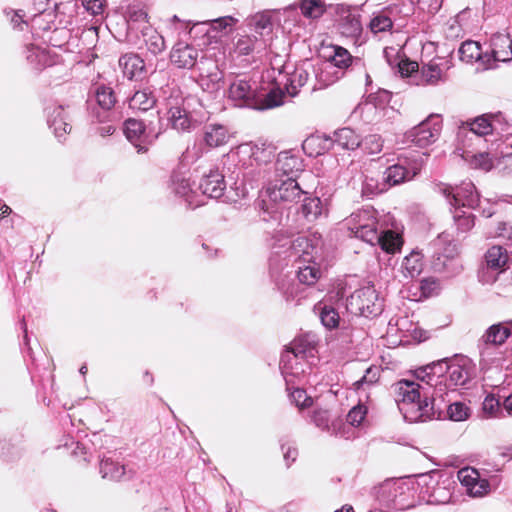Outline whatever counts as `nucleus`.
<instances>
[{
	"label": "nucleus",
	"instance_id": "obj_33",
	"mask_svg": "<svg viewBox=\"0 0 512 512\" xmlns=\"http://www.w3.org/2000/svg\"><path fill=\"white\" fill-rule=\"evenodd\" d=\"M485 261L489 269L502 272L509 261V254L507 250L501 246H492L485 254Z\"/></svg>",
	"mask_w": 512,
	"mask_h": 512
},
{
	"label": "nucleus",
	"instance_id": "obj_29",
	"mask_svg": "<svg viewBox=\"0 0 512 512\" xmlns=\"http://www.w3.org/2000/svg\"><path fill=\"white\" fill-rule=\"evenodd\" d=\"M333 142L338 146L354 150L361 145L360 137L351 128L344 127L334 132ZM325 142H332L331 138H325Z\"/></svg>",
	"mask_w": 512,
	"mask_h": 512
},
{
	"label": "nucleus",
	"instance_id": "obj_49",
	"mask_svg": "<svg viewBox=\"0 0 512 512\" xmlns=\"http://www.w3.org/2000/svg\"><path fill=\"white\" fill-rule=\"evenodd\" d=\"M455 208L453 219L457 230L461 233L470 231L475 225L474 216L470 213H466L459 207Z\"/></svg>",
	"mask_w": 512,
	"mask_h": 512
},
{
	"label": "nucleus",
	"instance_id": "obj_56",
	"mask_svg": "<svg viewBox=\"0 0 512 512\" xmlns=\"http://www.w3.org/2000/svg\"><path fill=\"white\" fill-rule=\"evenodd\" d=\"M367 407L363 404L354 406L347 414V421L352 426H359L367 415Z\"/></svg>",
	"mask_w": 512,
	"mask_h": 512
},
{
	"label": "nucleus",
	"instance_id": "obj_63",
	"mask_svg": "<svg viewBox=\"0 0 512 512\" xmlns=\"http://www.w3.org/2000/svg\"><path fill=\"white\" fill-rule=\"evenodd\" d=\"M494 236L512 242V221L498 223Z\"/></svg>",
	"mask_w": 512,
	"mask_h": 512
},
{
	"label": "nucleus",
	"instance_id": "obj_47",
	"mask_svg": "<svg viewBox=\"0 0 512 512\" xmlns=\"http://www.w3.org/2000/svg\"><path fill=\"white\" fill-rule=\"evenodd\" d=\"M443 0H408V3L405 4V1L401 2L402 6H407L405 15H409L411 12V5L416 4L418 9L427 12L429 14H435L442 6Z\"/></svg>",
	"mask_w": 512,
	"mask_h": 512
},
{
	"label": "nucleus",
	"instance_id": "obj_50",
	"mask_svg": "<svg viewBox=\"0 0 512 512\" xmlns=\"http://www.w3.org/2000/svg\"><path fill=\"white\" fill-rule=\"evenodd\" d=\"M147 12L143 10L142 8L138 7H130L128 10V24L132 29L141 28L142 31L147 29Z\"/></svg>",
	"mask_w": 512,
	"mask_h": 512
},
{
	"label": "nucleus",
	"instance_id": "obj_64",
	"mask_svg": "<svg viewBox=\"0 0 512 512\" xmlns=\"http://www.w3.org/2000/svg\"><path fill=\"white\" fill-rule=\"evenodd\" d=\"M420 289L422 294L428 297L438 289V282L434 278H425L421 281Z\"/></svg>",
	"mask_w": 512,
	"mask_h": 512
},
{
	"label": "nucleus",
	"instance_id": "obj_21",
	"mask_svg": "<svg viewBox=\"0 0 512 512\" xmlns=\"http://www.w3.org/2000/svg\"><path fill=\"white\" fill-rule=\"evenodd\" d=\"M500 123L499 117L493 114H484L476 117L471 122H467L469 131L479 137H486L488 135L499 134L498 124Z\"/></svg>",
	"mask_w": 512,
	"mask_h": 512
},
{
	"label": "nucleus",
	"instance_id": "obj_52",
	"mask_svg": "<svg viewBox=\"0 0 512 512\" xmlns=\"http://www.w3.org/2000/svg\"><path fill=\"white\" fill-rule=\"evenodd\" d=\"M385 182H379L373 177L366 176L362 184V194L367 197H373L387 190Z\"/></svg>",
	"mask_w": 512,
	"mask_h": 512
},
{
	"label": "nucleus",
	"instance_id": "obj_39",
	"mask_svg": "<svg viewBox=\"0 0 512 512\" xmlns=\"http://www.w3.org/2000/svg\"><path fill=\"white\" fill-rule=\"evenodd\" d=\"M376 243L381 245V248L388 253H395L398 251L402 244L401 236L391 230L379 232V239Z\"/></svg>",
	"mask_w": 512,
	"mask_h": 512
},
{
	"label": "nucleus",
	"instance_id": "obj_62",
	"mask_svg": "<svg viewBox=\"0 0 512 512\" xmlns=\"http://www.w3.org/2000/svg\"><path fill=\"white\" fill-rule=\"evenodd\" d=\"M476 484L477 485L472 486L470 488V490L467 492L470 496L482 497V496L488 494V492L490 490V484H489L488 480L482 478Z\"/></svg>",
	"mask_w": 512,
	"mask_h": 512
},
{
	"label": "nucleus",
	"instance_id": "obj_61",
	"mask_svg": "<svg viewBox=\"0 0 512 512\" xmlns=\"http://www.w3.org/2000/svg\"><path fill=\"white\" fill-rule=\"evenodd\" d=\"M379 378V370L376 367H369L363 377L355 382V386L359 389L363 384L375 383Z\"/></svg>",
	"mask_w": 512,
	"mask_h": 512
},
{
	"label": "nucleus",
	"instance_id": "obj_58",
	"mask_svg": "<svg viewBox=\"0 0 512 512\" xmlns=\"http://www.w3.org/2000/svg\"><path fill=\"white\" fill-rule=\"evenodd\" d=\"M494 167L498 168L504 174H512V150L504 153L500 158L495 156Z\"/></svg>",
	"mask_w": 512,
	"mask_h": 512
},
{
	"label": "nucleus",
	"instance_id": "obj_36",
	"mask_svg": "<svg viewBox=\"0 0 512 512\" xmlns=\"http://www.w3.org/2000/svg\"><path fill=\"white\" fill-rule=\"evenodd\" d=\"M156 99L149 89L136 91L129 99V107L133 110L148 111L153 108Z\"/></svg>",
	"mask_w": 512,
	"mask_h": 512
},
{
	"label": "nucleus",
	"instance_id": "obj_48",
	"mask_svg": "<svg viewBox=\"0 0 512 512\" xmlns=\"http://www.w3.org/2000/svg\"><path fill=\"white\" fill-rule=\"evenodd\" d=\"M291 377L292 376H288V379L291 381L289 384L286 382V384H287V390L291 391L290 398H291L292 402H294L295 405L297 407H299L300 409L311 406L312 402H313L312 398L307 395L305 390H303L301 388H293V385H292L293 380Z\"/></svg>",
	"mask_w": 512,
	"mask_h": 512
},
{
	"label": "nucleus",
	"instance_id": "obj_43",
	"mask_svg": "<svg viewBox=\"0 0 512 512\" xmlns=\"http://www.w3.org/2000/svg\"><path fill=\"white\" fill-rule=\"evenodd\" d=\"M94 96L97 104L104 110H110L116 103L113 90L104 85L95 88Z\"/></svg>",
	"mask_w": 512,
	"mask_h": 512
},
{
	"label": "nucleus",
	"instance_id": "obj_8",
	"mask_svg": "<svg viewBox=\"0 0 512 512\" xmlns=\"http://www.w3.org/2000/svg\"><path fill=\"white\" fill-rule=\"evenodd\" d=\"M375 213L372 208L359 210L352 213L347 222L349 230L355 237L370 244H375L379 239Z\"/></svg>",
	"mask_w": 512,
	"mask_h": 512
},
{
	"label": "nucleus",
	"instance_id": "obj_15",
	"mask_svg": "<svg viewBox=\"0 0 512 512\" xmlns=\"http://www.w3.org/2000/svg\"><path fill=\"white\" fill-rule=\"evenodd\" d=\"M491 64L495 62L512 61V40L508 34L496 33L490 40V53H488Z\"/></svg>",
	"mask_w": 512,
	"mask_h": 512
},
{
	"label": "nucleus",
	"instance_id": "obj_18",
	"mask_svg": "<svg viewBox=\"0 0 512 512\" xmlns=\"http://www.w3.org/2000/svg\"><path fill=\"white\" fill-rule=\"evenodd\" d=\"M226 188L224 175L218 170H211L199 183L198 189L210 198H220Z\"/></svg>",
	"mask_w": 512,
	"mask_h": 512
},
{
	"label": "nucleus",
	"instance_id": "obj_55",
	"mask_svg": "<svg viewBox=\"0 0 512 512\" xmlns=\"http://www.w3.org/2000/svg\"><path fill=\"white\" fill-rule=\"evenodd\" d=\"M485 417H497L501 413L500 401L494 395H487L482 404Z\"/></svg>",
	"mask_w": 512,
	"mask_h": 512
},
{
	"label": "nucleus",
	"instance_id": "obj_7",
	"mask_svg": "<svg viewBox=\"0 0 512 512\" xmlns=\"http://www.w3.org/2000/svg\"><path fill=\"white\" fill-rule=\"evenodd\" d=\"M304 194H306V192L302 190L295 178L279 179L267 188V199L261 200V208L268 213H273V210L268 206L267 202L279 204L293 203L299 201Z\"/></svg>",
	"mask_w": 512,
	"mask_h": 512
},
{
	"label": "nucleus",
	"instance_id": "obj_23",
	"mask_svg": "<svg viewBox=\"0 0 512 512\" xmlns=\"http://www.w3.org/2000/svg\"><path fill=\"white\" fill-rule=\"evenodd\" d=\"M119 67L129 80L141 79L145 73L144 61L134 53H127L120 57Z\"/></svg>",
	"mask_w": 512,
	"mask_h": 512
},
{
	"label": "nucleus",
	"instance_id": "obj_9",
	"mask_svg": "<svg viewBox=\"0 0 512 512\" xmlns=\"http://www.w3.org/2000/svg\"><path fill=\"white\" fill-rule=\"evenodd\" d=\"M333 11L341 35L356 43L363 30L359 9L347 4H336Z\"/></svg>",
	"mask_w": 512,
	"mask_h": 512
},
{
	"label": "nucleus",
	"instance_id": "obj_27",
	"mask_svg": "<svg viewBox=\"0 0 512 512\" xmlns=\"http://www.w3.org/2000/svg\"><path fill=\"white\" fill-rule=\"evenodd\" d=\"M441 66L442 64L435 59L423 64L419 72L420 81L417 84L437 85L439 82L445 81V73Z\"/></svg>",
	"mask_w": 512,
	"mask_h": 512
},
{
	"label": "nucleus",
	"instance_id": "obj_54",
	"mask_svg": "<svg viewBox=\"0 0 512 512\" xmlns=\"http://www.w3.org/2000/svg\"><path fill=\"white\" fill-rule=\"evenodd\" d=\"M361 145L367 154L374 155L382 151L383 140L380 135L371 134L361 140Z\"/></svg>",
	"mask_w": 512,
	"mask_h": 512
},
{
	"label": "nucleus",
	"instance_id": "obj_11",
	"mask_svg": "<svg viewBox=\"0 0 512 512\" xmlns=\"http://www.w3.org/2000/svg\"><path fill=\"white\" fill-rule=\"evenodd\" d=\"M196 71L197 82L203 91L214 93L220 90L223 73L214 59L201 57Z\"/></svg>",
	"mask_w": 512,
	"mask_h": 512
},
{
	"label": "nucleus",
	"instance_id": "obj_35",
	"mask_svg": "<svg viewBox=\"0 0 512 512\" xmlns=\"http://www.w3.org/2000/svg\"><path fill=\"white\" fill-rule=\"evenodd\" d=\"M463 159L473 169H481L483 171H489L494 168L495 155H491L489 152H481L477 154H471L470 152H464L462 154Z\"/></svg>",
	"mask_w": 512,
	"mask_h": 512
},
{
	"label": "nucleus",
	"instance_id": "obj_40",
	"mask_svg": "<svg viewBox=\"0 0 512 512\" xmlns=\"http://www.w3.org/2000/svg\"><path fill=\"white\" fill-rule=\"evenodd\" d=\"M26 58L38 69L53 64V60L51 59L49 52L44 48L34 45L27 47Z\"/></svg>",
	"mask_w": 512,
	"mask_h": 512
},
{
	"label": "nucleus",
	"instance_id": "obj_30",
	"mask_svg": "<svg viewBox=\"0 0 512 512\" xmlns=\"http://www.w3.org/2000/svg\"><path fill=\"white\" fill-rule=\"evenodd\" d=\"M279 14L277 10H264L253 15L249 20V26L259 35L272 30L274 16Z\"/></svg>",
	"mask_w": 512,
	"mask_h": 512
},
{
	"label": "nucleus",
	"instance_id": "obj_41",
	"mask_svg": "<svg viewBox=\"0 0 512 512\" xmlns=\"http://www.w3.org/2000/svg\"><path fill=\"white\" fill-rule=\"evenodd\" d=\"M102 478L109 480H120L125 475V467L111 459H104L100 463Z\"/></svg>",
	"mask_w": 512,
	"mask_h": 512
},
{
	"label": "nucleus",
	"instance_id": "obj_60",
	"mask_svg": "<svg viewBox=\"0 0 512 512\" xmlns=\"http://www.w3.org/2000/svg\"><path fill=\"white\" fill-rule=\"evenodd\" d=\"M106 0H82V5L91 15L97 16L103 13Z\"/></svg>",
	"mask_w": 512,
	"mask_h": 512
},
{
	"label": "nucleus",
	"instance_id": "obj_57",
	"mask_svg": "<svg viewBox=\"0 0 512 512\" xmlns=\"http://www.w3.org/2000/svg\"><path fill=\"white\" fill-rule=\"evenodd\" d=\"M448 416L453 421H463L468 417V407L460 402H454L448 406Z\"/></svg>",
	"mask_w": 512,
	"mask_h": 512
},
{
	"label": "nucleus",
	"instance_id": "obj_42",
	"mask_svg": "<svg viewBox=\"0 0 512 512\" xmlns=\"http://www.w3.org/2000/svg\"><path fill=\"white\" fill-rule=\"evenodd\" d=\"M316 309L319 311V317L322 324L327 329H333L338 327L340 317L338 312L332 307L328 305H322L321 303L316 306Z\"/></svg>",
	"mask_w": 512,
	"mask_h": 512
},
{
	"label": "nucleus",
	"instance_id": "obj_20",
	"mask_svg": "<svg viewBox=\"0 0 512 512\" xmlns=\"http://www.w3.org/2000/svg\"><path fill=\"white\" fill-rule=\"evenodd\" d=\"M311 69L316 80L313 90L326 88L343 76V71L335 69V66L328 62L317 66L312 65Z\"/></svg>",
	"mask_w": 512,
	"mask_h": 512
},
{
	"label": "nucleus",
	"instance_id": "obj_24",
	"mask_svg": "<svg viewBox=\"0 0 512 512\" xmlns=\"http://www.w3.org/2000/svg\"><path fill=\"white\" fill-rule=\"evenodd\" d=\"M302 160L290 154L289 152H281L276 161V172L279 176L287 178H295L302 171Z\"/></svg>",
	"mask_w": 512,
	"mask_h": 512
},
{
	"label": "nucleus",
	"instance_id": "obj_44",
	"mask_svg": "<svg viewBox=\"0 0 512 512\" xmlns=\"http://www.w3.org/2000/svg\"><path fill=\"white\" fill-rule=\"evenodd\" d=\"M300 9L306 18L317 19L325 12V4L322 0H302Z\"/></svg>",
	"mask_w": 512,
	"mask_h": 512
},
{
	"label": "nucleus",
	"instance_id": "obj_2",
	"mask_svg": "<svg viewBox=\"0 0 512 512\" xmlns=\"http://www.w3.org/2000/svg\"><path fill=\"white\" fill-rule=\"evenodd\" d=\"M372 494L380 509L368 512H405L416 508L419 502L415 484L404 479L386 480L374 487Z\"/></svg>",
	"mask_w": 512,
	"mask_h": 512
},
{
	"label": "nucleus",
	"instance_id": "obj_22",
	"mask_svg": "<svg viewBox=\"0 0 512 512\" xmlns=\"http://www.w3.org/2000/svg\"><path fill=\"white\" fill-rule=\"evenodd\" d=\"M125 135L127 139L137 148L138 153L147 151L148 136L145 133L144 124L135 119H128L125 122Z\"/></svg>",
	"mask_w": 512,
	"mask_h": 512
},
{
	"label": "nucleus",
	"instance_id": "obj_51",
	"mask_svg": "<svg viewBox=\"0 0 512 512\" xmlns=\"http://www.w3.org/2000/svg\"><path fill=\"white\" fill-rule=\"evenodd\" d=\"M302 212L309 221L316 219L322 212L321 200L317 197L305 198Z\"/></svg>",
	"mask_w": 512,
	"mask_h": 512
},
{
	"label": "nucleus",
	"instance_id": "obj_1",
	"mask_svg": "<svg viewBox=\"0 0 512 512\" xmlns=\"http://www.w3.org/2000/svg\"><path fill=\"white\" fill-rule=\"evenodd\" d=\"M417 378L422 383L402 379L394 384L398 408L411 423L432 419L433 402L437 398L445 401L444 396L468 382L470 373L464 360L462 363L440 361L417 372Z\"/></svg>",
	"mask_w": 512,
	"mask_h": 512
},
{
	"label": "nucleus",
	"instance_id": "obj_26",
	"mask_svg": "<svg viewBox=\"0 0 512 512\" xmlns=\"http://www.w3.org/2000/svg\"><path fill=\"white\" fill-rule=\"evenodd\" d=\"M418 172L419 168L414 167L412 170H409L403 165L395 164L385 170L383 173V180L387 185V188H390L413 179Z\"/></svg>",
	"mask_w": 512,
	"mask_h": 512
},
{
	"label": "nucleus",
	"instance_id": "obj_17",
	"mask_svg": "<svg viewBox=\"0 0 512 512\" xmlns=\"http://www.w3.org/2000/svg\"><path fill=\"white\" fill-rule=\"evenodd\" d=\"M47 122L53 129L55 136L60 140L71 131L69 115L62 105H52L47 108Z\"/></svg>",
	"mask_w": 512,
	"mask_h": 512
},
{
	"label": "nucleus",
	"instance_id": "obj_31",
	"mask_svg": "<svg viewBox=\"0 0 512 512\" xmlns=\"http://www.w3.org/2000/svg\"><path fill=\"white\" fill-rule=\"evenodd\" d=\"M400 12L398 6L389 7L380 13L376 14L370 21V29L374 34L386 32L391 30L393 26L392 15L396 12Z\"/></svg>",
	"mask_w": 512,
	"mask_h": 512
},
{
	"label": "nucleus",
	"instance_id": "obj_34",
	"mask_svg": "<svg viewBox=\"0 0 512 512\" xmlns=\"http://www.w3.org/2000/svg\"><path fill=\"white\" fill-rule=\"evenodd\" d=\"M423 270V259L419 252H411L403 259L402 273L405 278L414 279L418 277Z\"/></svg>",
	"mask_w": 512,
	"mask_h": 512
},
{
	"label": "nucleus",
	"instance_id": "obj_59",
	"mask_svg": "<svg viewBox=\"0 0 512 512\" xmlns=\"http://www.w3.org/2000/svg\"><path fill=\"white\" fill-rule=\"evenodd\" d=\"M315 425L323 430H329L330 415L328 410L317 409L312 416Z\"/></svg>",
	"mask_w": 512,
	"mask_h": 512
},
{
	"label": "nucleus",
	"instance_id": "obj_38",
	"mask_svg": "<svg viewBox=\"0 0 512 512\" xmlns=\"http://www.w3.org/2000/svg\"><path fill=\"white\" fill-rule=\"evenodd\" d=\"M238 19L233 16H223L210 21L205 22L209 25L208 32L215 33L214 37L218 34L219 36L226 35L232 31L233 27L237 24Z\"/></svg>",
	"mask_w": 512,
	"mask_h": 512
},
{
	"label": "nucleus",
	"instance_id": "obj_6",
	"mask_svg": "<svg viewBox=\"0 0 512 512\" xmlns=\"http://www.w3.org/2000/svg\"><path fill=\"white\" fill-rule=\"evenodd\" d=\"M348 309L364 317H374L383 310V300L373 285L355 290L348 299Z\"/></svg>",
	"mask_w": 512,
	"mask_h": 512
},
{
	"label": "nucleus",
	"instance_id": "obj_46",
	"mask_svg": "<svg viewBox=\"0 0 512 512\" xmlns=\"http://www.w3.org/2000/svg\"><path fill=\"white\" fill-rule=\"evenodd\" d=\"M142 32L145 38L144 41L146 43V47L151 53L158 54L164 50L165 41L158 32L151 28H147Z\"/></svg>",
	"mask_w": 512,
	"mask_h": 512
},
{
	"label": "nucleus",
	"instance_id": "obj_32",
	"mask_svg": "<svg viewBox=\"0 0 512 512\" xmlns=\"http://www.w3.org/2000/svg\"><path fill=\"white\" fill-rule=\"evenodd\" d=\"M229 133L226 127L219 124L205 126L204 141L209 147H219L228 142Z\"/></svg>",
	"mask_w": 512,
	"mask_h": 512
},
{
	"label": "nucleus",
	"instance_id": "obj_12",
	"mask_svg": "<svg viewBox=\"0 0 512 512\" xmlns=\"http://www.w3.org/2000/svg\"><path fill=\"white\" fill-rule=\"evenodd\" d=\"M442 192L454 207L475 208L479 202V194L471 181H463L455 188L447 186Z\"/></svg>",
	"mask_w": 512,
	"mask_h": 512
},
{
	"label": "nucleus",
	"instance_id": "obj_19",
	"mask_svg": "<svg viewBox=\"0 0 512 512\" xmlns=\"http://www.w3.org/2000/svg\"><path fill=\"white\" fill-rule=\"evenodd\" d=\"M311 68L310 62H304L288 75L284 88L289 96L295 97L299 93V89L308 82L312 72Z\"/></svg>",
	"mask_w": 512,
	"mask_h": 512
},
{
	"label": "nucleus",
	"instance_id": "obj_14",
	"mask_svg": "<svg viewBox=\"0 0 512 512\" xmlns=\"http://www.w3.org/2000/svg\"><path fill=\"white\" fill-rule=\"evenodd\" d=\"M509 324L512 325V320L509 322H499L488 327L481 338L479 339V347L481 354L484 347L494 346L498 347L503 345L506 340L511 336V329Z\"/></svg>",
	"mask_w": 512,
	"mask_h": 512
},
{
	"label": "nucleus",
	"instance_id": "obj_16",
	"mask_svg": "<svg viewBox=\"0 0 512 512\" xmlns=\"http://www.w3.org/2000/svg\"><path fill=\"white\" fill-rule=\"evenodd\" d=\"M171 189L176 196L183 198L186 203L191 207L202 205V202L197 199L198 190L192 188L190 179L181 173H175L171 177Z\"/></svg>",
	"mask_w": 512,
	"mask_h": 512
},
{
	"label": "nucleus",
	"instance_id": "obj_5",
	"mask_svg": "<svg viewBox=\"0 0 512 512\" xmlns=\"http://www.w3.org/2000/svg\"><path fill=\"white\" fill-rule=\"evenodd\" d=\"M292 249L298 256L297 278L307 286L314 285L320 278L318 264L313 260L316 247L306 237H297L292 242Z\"/></svg>",
	"mask_w": 512,
	"mask_h": 512
},
{
	"label": "nucleus",
	"instance_id": "obj_13",
	"mask_svg": "<svg viewBox=\"0 0 512 512\" xmlns=\"http://www.w3.org/2000/svg\"><path fill=\"white\" fill-rule=\"evenodd\" d=\"M201 57L199 49L183 41L177 42L170 52L171 63L181 69H197Z\"/></svg>",
	"mask_w": 512,
	"mask_h": 512
},
{
	"label": "nucleus",
	"instance_id": "obj_25",
	"mask_svg": "<svg viewBox=\"0 0 512 512\" xmlns=\"http://www.w3.org/2000/svg\"><path fill=\"white\" fill-rule=\"evenodd\" d=\"M460 59L466 63H472L473 61L481 60L484 64L485 69H492L494 66L491 64V59L486 52L482 55L481 46L475 41H465L459 48Z\"/></svg>",
	"mask_w": 512,
	"mask_h": 512
},
{
	"label": "nucleus",
	"instance_id": "obj_28",
	"mask_svg": "<svg viewBox=\"0 0 512 512\" xmlns=\"http://www.w3.org/2000/svg\"><path fill=\"white\" fill-rule=\"evenodd\" d=\"M167 115L172 128L179 132L190 131L195 125L189 113L181 107H171Z\"/></svg>",
	"mask_w": 512,
	"mask_h": 512
},
{
	"label": "nucleus",
	"instance_id": "obj_37",
	"mask_svg": "<svg viewBox=\"0 0 512 512\" xmlns=\"http://www.w3.org/2000/svg\"><path fill=\"white\" fill-rule=\"evenodd\" d=\"M263 46V42L255 35H238L234 42V51L239 55H249Z\"/></svg>",
	"mask_w": 512,
	"mask_h": 512
},
{
	"label": "nucleus",
	"instance_id": "obj_10",
	"mask_svg": "<svg viewBox=\"0 0 512 512\" xmlns=\"http://www.w3.org/2000/svg\"><path fill=\"white\" fill-rule=\"evenodd\" d=\"M442 120L439 115H430L407 132V139L418 147H427L440 136Z\"/></svg>",
	"mask_w": 512,
	"mask_h": 512
},
{
	"label": "nucleus",
	"instance_id": "obj_4",
	"mask_svg": "<svg viewBox=\"0 0 512 512\" xmlns=\"http://www.w3.org/2000/svg\"><path fill=\"white\" fill-rule=\"evenodd\" d=\"M314 350V340L310 335H304L295 338L288 350L281 356L280 367L285 381L289 384L291 380L288 376L300 377L304 373L301 360L306 356H312Z\"/></svg>",
	"mask_w": 512,
	"mask_h": 512
},
{
	"label": "nucleus",
	"instance_id": "obj_45",
	"mask_svg": "<svg viewBox=\"0 0 512 512\" xmlns=\"http://www.w3.org/2000/svg\"><path fill=\"white\" fill-rule=\"evenodd\" d=\"M352 56L349 51L341 46H333V54L330 56L329 64H333L335 69L342 71L349 67Z\"/></svg>",
	"mask_w": 512,
	"mask_h": 512
},
{
	"label": "nucleus",
	"instance_id": "obj_53",
	"mask_svg": "<svg viewBox=\"0 0 512 512\" xmlns=\"http://www.w3.org/2000/svg\"><path fill=\"white\" fill-rule=\"evenodd\" d=\"M457 476L461 484L466 487L467 492L482 479L476 469L469 467L460 469Z\"/></svg>",
	"mask_w": 512,
	"mask_h": 512
},
{
	"label": "nucleus",
	"instance_id": "obj_3",
	"mask_svg": "<svg viewBox=\"0 0 512 512\" xmlns=\"http://www.w3.org/2000/svg\"><path fill=\"white\" fill-rule=\"evenodd\" d=\"M285 93L280 89H273L265 95H259L253 84L243 77H234L228 87V99L237 107L252 109H268L283 104Z\"/></svg>",
	"mask_w": 512,
	"mask_h": 512
}]
</instances>
